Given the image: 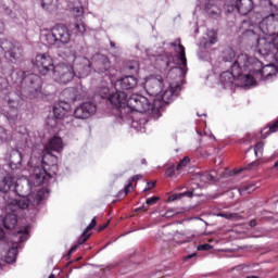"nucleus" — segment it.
Wrapping results in <instances>:
<instances>
[{
    "label": "nucleus",
    "instance_id": "e433bc0d",
    "mask_svg": "<svg viewBox=\"0 0 278 278\" xmlns=\"http://www.w3.org/2000/svg\"><path fill=\"white\" fill-rule=\"evenodd\" d=\"M65 94H70L71 101H79V99H81L79 90H77L76 88H70L65 90Z\"/></svg>",
    "mask_w": 278,
    "mask_h": 278
},
{
    "label": "nucleus",
    "instance_id": "09e8293b",
    "mask_svg": "<svg viewBox=\"0 0 278 278\" xmlns=\"http://www.w3.org/2000/svg\"><path fill=\"white\" fill-rule=\"evenodd\" d=\"M175 216V210L169 208L162 215L163 218H173Z\"/></svg>",
    "mask_w": 278,
    "mask_h": 278
},
{
    "label": "nucleus",
    "instance_id": "4d7b16f0",
    "mask_svg": "<svg viewBox=\"0 0 278 278\" xmlns=\"http://www.w3.org/2000/svg\"><path fill=\"white\" fill-rule=\"evenodd\" d=\"M277 127H278V119L270 126L269 130L275 131V129H277Z\"/></svg>",
    "mask_w": 278,
    "mask_h": 278
},
{
    "label": "nucleus",
    "instance_id": "a878e982",
    "mask_svg": "<svg viewBox=\"0 0 278 278\" xmlns=\"http://www.w3.org/2000/svg\"><path fill=\"white\" fill-rule=\"evenodd\" d=\"M235 7L242 16H247L253 10V0H236Z\"/></svg>",
    "mask_w": 278,
    "mask_h": 278
},
{
    "label": "nucleus",
    "instance_id": "4c0bfd02",
    "mask_svg": "<svg viewBox=\"0 0 278 278\" xmlns=\"http://www.w3.org/2000/svg\"><path fill=\"white\" fill-rule=\"evenodd\" d=\"M0 12L4 16H9L10 18H16V13H13L12 9H10V7H8L5 4H1Z\"/></svg>",
    "mask_w": 278,
    "mask_h": 278
},
{
    "label": "nucleus",
    "instance_id": "5fc2aeb1",
    "mask_svg": "<svg viewBox=\"0 0 278 278\" xmlns=\"http://www.w3.org/2000/svg\"><path fill=\"white\" fill-rule=\"evenodd\" d=\"M181 194H182V197H189V199L194 197V192L193 191H186V192H182Z\"/></svg>",
    "mask_w": 278,
    "mask_h": 278
},
{
    "label": "nucleus",
    "instance_id": "393cba45",
    "mask_svg": "<svg viewBox=\"0 0 278 278\" xmlns=\"http://www.w3.org/2000/svg\"><path fill=\"white\" fill-rule=\"evenodd\" d=\"M68 112H71V104L65 101H61L53 106L54 117L58 118L59 121H62V118H65Z\"/></svg>",
    "mask_w": 278,
    "mask_h": 278
},
{
    "label": "nucleus",
    "instance_id": "72a5a7b5",
    "mask_svg": "<svg viewBox=\"0 0 278 278\" xmlns=\"http://www.w3.org/2000/svg\"><path fill=\"white\" fill-rule=\"evenodd\" d=\"M25 75L24 71H14L11 73V79L14 84H21L23 86V81H25Z\"/></svg>",
    "mask_w": 278,
    "mask_h": 278
},
{
    "label": "nucleus",
    "instance_id": "39448f33",
    "mask_svg": "<svg viewBox=\"0 0 278 278\" xmlns=\"http://www.w3.org/2000/svg\"><path fill=\"white\" fill-rule=\"evenodd\" d=\"M63 150L64 141L59 136L52 137L43 148L41 164L42 166H51V168H53V175H56L55 172L58 170V164H55L58 162V156L53 155L51 151L62 153Z\"/></svg>",
    "mask_w": 278,
    "mask_h": 278
},
{
    "label": "nucleus",
    "instance_id": "3c124183",
    "mask_svg": "<svg viewBox=\"0 0 278 278\" xmlns=\"http://www.w3.org/2000/svg\"><path fill=\"white\" fill-rule=\"evenodd\" d=\"M166 177H173L175 175V165L168 167L165 172Z\"/></svg>",
    "mask_w": 278,
    "mask_h": 278
},
{
    "label": "nucleus",
    "instance_id": "69168bd1",
    "mask_svg": "<svg viewBox=\"0 0 278 278\" xmlns=\"http://www.w3.org/2000/svg\"><path fill=\"white\" fill-rule=\"evenodd\" d=\"M141 210H144V205H142L141 207L136 208L135 212H140Z\"/></svg>",
    "mask_w": 278,
    "mask_h": 278
},
{
    "label": "nucleus",
    "instance_id": "6ab92c4d",
    "mask_svg": "<svg viewBox=\"0 0 278 278\" xmlns=\"http://www.w3.org/2000/svg\"><path fill=\"white\" fill-rule=\"evenodd\" d=\"M71 13L76 18L74 23H71V29H74L76 34H85L86 24H84V21L81 20V16H84V7H81V4H76L75 7L71 8Z\"/></svg>",
    "mask_w": 278,
    "mask_h": 278
},
{
    "label": "nucleus",
    "instance_id": "0e129e2a",
    "mask_svg": "<svg viewBox=\"0 0 278 278\" xmlns=\"http://www.w3.org/2000/svg\"><path fill=\"white\" fill-rule=\"evenodd\" d=\"M254 186L253 185H250L245 188V190H253Z\"/></svg>",
    "mask_w": 278,
    "mask_h": 278
},
{
    "label": "nucleus",
    "instance_id": "ea45409f",
    "mask_svg": "<svg viewBox=\"0 0 278 278\" xmlns=\"http://www.w3.org/2000/svg\"><path fill=\"white\" fill-rule=\"evenodd\" d=\"M8 140H10V134L5 128L0 126V144L8 142Z\"/></svg>",
    "mask_w": 278,
    "mask_h": 278
},
{
    "label": "nucleus",
    "instance_id": "1a4fd4ad",
    "mask_svg": "<svg viewBox=\"0 0 278 278\" xmlns=\"http://www.w3.org/2000/svg\"><path fill=\"white\" fill-rule=\"evenodd\" d=\"M258 27L265 36H275L278 31V7L269 3V14L265 16Z\"/></svg>",
    "mask_w": 278,
    "mask_h": 278
},
{
    "label": "nucleus",
    "instance_id": "49530a36",
    "mask_svg": "<svg viewBox=\"0 0 278 278\" xmlns=\"http://www.w3.org/2000/svg\"><path fill=\"white\" fill-rule=\"evenodd\" d=\"M127 71H134L136 73V71H138V62L132 61L130 62L127 66H126Z\"/></svg>",
    "mask_w": 278,
    "mask_h": 278
},
{
    "label": "nucleus",
    "instance_id": "423d86ee",
    "mask_svg": "<svg viewBox=\"0 0 278 278\" xmlns=\"http://www.w3.org/2000/svg\"><path fill=\"white\" fill-rule=\"evenodd\" d=\"M45 199V191L36 190L29 195H22L18 199H11L7 201L5 212H16L17 210H27L29 205L36 207L40 201Z\"/></svg>",
    "mask_w": 278,
    "mask_h": 278
},
{
    "label": "nucleus",
    "instance_id": "774afa93",
    "mask_svg": "<svg viewBox=\"0 0 278 278\" xmlns=\"http://www.w3.org/2000/svg\"><path fill=\"white\" fill-rule=\"evenodd\" d=\"M278 167V161L274 164V168Z\"/></svg>",
    "mask_w": 278,
    "mask_h": 278
},
{
    "label": "nucleus",
    "instance_id": "7c9ffc66",
    "mask_svg": "<svg viewBox=\"0 0 278 278\" xmlns=\"http://www.w3.org/2000/svg\"><path fill=\"white\" fill-rule=\"evenodd\" d=\"M192 180L200 181V184H210L211 181H216V178L210 173H198L193 175Z\"/></svg>",
    "mask_w": 278,
    "mask_h": 278
},
{
    "label": "nucleus",
    "instance_id": "f704fd0d",
    "mask_svg": "<svg viewBox=\"0 0 278 278\" xmlns=\"http://www.w3.org/2000/svg\"><path fill=\"white\" fill-rule=\"evenodd\" d=\"M140 179H142V175H135L129 179L128 184L124 188L125 197H127L129 192H134V181H138Z\"/></svg>",
    "mask_w": 278,
    "mask_h": 278
},
{
    "label": "nucleus",
    "instance_id": "4468645a",
    "mask_svg": "<svg viewBox=\"0 0 278 278\" xmlns=\"http://www.w3.org/2000/svg\"><path fill=\"white\" fill-rule=\"evenodd\" d=\"M34 66L37 68L40 75H52L53 71H55L53 58H51L49 53L37 54L35 58Z\"/></svg>",
    "mask_w": 278,
    "mask_h": 278
},
{
    "label": "nucleus",
    "instance_id": "338daca9",
    "mask_svg": "<svg viewBox=\"0 0 278 278\" xmlns=\"http://www.w3.org/2000/svg\"><path fill=\"white\" fill-rule=\"evenodd\" d=\"M149 190H151V187H150V186H148V187L143 190V192H149Z\"/></svg>",
    "mask_w": 278,
    "mask_h": 278
},
{
    "label": "nucleus",
    "instance_id": "412c9836",
    "mask_svg": "<svg viewBox=\"0 0 278 278\" xmlns=\"http://www.w3.org/2000/svg\"><path fill=\"white\" fill-rule=\"evenodd\" d=\"M0 240H3L5 238V231H3V227L4 229H14L18 223V218L16 217V214L12 212L8 213L4 218L0 217ZM1 225H3V227Z\"/></svg>",
    "mask_w": 278,
    "mask_h": 278
},
{
    "label": "nucleus",
    "instance_id": "20e7f679",
    "mask_svg": "<svg viewBox=\"0 0 278 278\" xmlns=\"http://www.w3.org/2000/svg\"><path fill=\"white\" fill-rule=\"evenodd\" d=\"M250 62V64H255V66H262V64L257 61V58L255 56H248L247 54H239L231 65V72L226 71L220 74L219 81L223 86V88H232L233 81L240 77V68H243L244 72L249 68V65L247 64Z\"/></svg>",
    "mask_w": 278,
    "mask_h": 278
},
{
    "label": "nucleus",
    "instance_id": "58836bf2",
    "mask_svg": "<svg viewBox=\"0 0 278 278\" xmlns=\"http://www.w3.org/2000/svg\"><path fill=\"white\" fill-rule=\"evenodd\" d=\"M241 28L247 33V34H255L253 30V23L251 20H244L242 22Z\"/></svg>",
    "mask_w": 278,
    "mask_h": 278
},
{
    "label": "nucleus",
    "instance_id": "7ed1b4c3",
    "mask_svg": "<svg viewBox=\"0 0 278 278\" xmlns=\"http://www.w3.org/2000/svg\"><path fill=\"white\" fill-rule=\"evenodd\" d=\"M80 64H83V68L79 71V75H89L90 68L98 73V75H104L110 79H114L118 74V71L112 66V61L105 54H94L91 61L84 56L80 59Z\"/></svg>",
    "mask_w": 278,
    "mask_h": 278
},
{
    "label": "nucleus",
    "instance_id": "dca6fc26",
    "mask_svg": "<svg viewBox=\"0 0 278 278\" xmlns=\"http://www.w3.org/2000/svg\"><path fill=\"white\" fill-rule=\"evenodd\" d=\"M143 88L150 97H157L164 88V78L160 75L150 76L146 79Z\"/></svg>",
    "mask_w": 278,
    "mask_h": 278
},
{
    "label": "nucleus",
    "instance_id": "2eb2a0df",
    "mask_svg": "<svg viewBox=\"0 0 278 278\" xmlns=\"http://www.w3.org/2000/svg\"><path fill=\"white\" fill-rule=\"evenodd\" d=\"M53 174L47 170V167L43 165L35 166L33 169V174L29 177L28 186H42V184H47Z\"/></svg>",
    "mask_w": 278,
    "mask_h": 278
},
{
    "label": "nucleus",
    "instance_id": "de8ad7c7",
    "mask_svg": "<svg viewBox=\"0 0 278 278\" xmlns=\"http://www.w3.org/2000/svg\"><path fill=\"white\" fill-rule=\"evenodd\" d=\"M96 226H97V217H93L91 223L85 229V231H87V233H88V231L94 229Z\"/></svg>",
    "mask_w": 278,
    "mask_h": 278
},
{
    "label": "nucleus",
    "instance_id": "a211bd4d",
    "mask_svg": "<svg viewBox=\"0 0 278 278\" xmlns=\"http://www.w3.org/2000/svg\"><path fill=\"white\" fill-rule=\"evenodd\" d=\"M2 49L5 53V58H8L13 64L23 58V48L18 43L4 41L2 43Z\"/></svg>",
    "mask_w": 278,
    "mask_h": 278
},
{
    "label": "nucleus",
    "instance_id": "b1692460",
    "mask_svg": "<svg viewBox=\"0 0 278 278\" xmlns=\"http://www.w3.org/2000/svg\"><path fill=\"white\" fill-rule=\"evenodd\" d=\"M14 188H16V180L14 179V176H12V174L3 176L0 180V192L8 194V192L12 189L14 190Z\"/></svg>",
    "mask_w": 278,
    "mask_h": 278
},
{
    "label": "nucleus",
    "instance_id": "c9c22d12",
    "mask_svg": "<svg viewBox=\"0 0 278 278\" xmlns=\"http://www.w3.org/2000/svg\"><path fill=\"white\" fill-rule=\"evenodd\" d=\"M205 12L211 18H216V16H218V7L213 5L212 2H207L205 4Z\"/></svg>",
    "mask_w": 278,
    "mask_h": 278
},
{
    "label": "nucleus",
    "instance_id": "aec40b11",
    "mask_svg": "<svg viewBox=\"0 0 278 278\" xmlns=\"http://www.w3.org/2000/svg\"><path fill=\"white\" fill-rule=\"evenodd\" d=\"M94 114H97V104L93 102L81 103L74 111L75 118L80 121H86V118H90V116H94Z\"/></svg>",
    "mask_w": 278,
    "mask_h": 278
},
{
    "label": "nucleus",
    "instance_id": "9b49d317",
    "mask_svg": "<svg viewBox=\"0 0 278 278\" xmlns=\"http://www.w3.org/2000/svg\"><path fill=\"white\" fill-rule=\"evenodd\" d=\"M23 93L28 99H36L42 92V78L38 74H28L25 76L22 85Z\"/></svg>",
    "mask_w": 278,
    "mask_h": 278
},
{
    "label": "nucleus",
    "instance_id": "13d9d810",
    "mask_svg": "<svg viewBox=\"0 0 278 278\" xmlns=\"http://www.w3.org/2000/svg\"><path fill=\"white\" fill-rule=\"evenodd\" d=\"M77 247H78L77 244L74 245V247H72V248L70 249L67 255H71V253H75V252L77 251Z\"/></svg>",
    "mask_w": 278,
    "mask_h": 278
},
{
    "label": "nucleus",
    "instance_id": "f8f14e48",
    "mask_svg": "<svg viewBox=\"0 0 278 278\" xmlns=\"http://www.w3.org/2000/svg\"><path fill=\"white\" fill-rule=\"evenodd\" d=\"M52 77L59 84H70L75 77V68H73V65L60 63L55 65Z\"/></svg>",
    "mask_w": 278,
    "mask_h": 278
},
{
    "label": "nucleus",
    "instance_id": "6e6552de",
    "mask_svg": "<svg viewBox=\"0 0 278 278\" xmlns=\"http://www.w3.org/2000/svg\"><path fill=\"white\" fill-rule=\"evenodd\" d=\"M8 108L5 111V117L10 123H17L21 121V113L18 108H21V97L16 93H10L5 100H0V110Z\"/></svg>",
    "mask_w": 278,
    "mask_h": 278
},
{
    "label": "nucleus",
    "instance_id": "a18cd8bd",
    "mask_svg": "<svg viewBox=\"0 0 278 278\" xmlns=\"http://www.w3.org/2000/svg\"><path fill=\"white\" fill-rule=\"evenodd\" d=\"M262 151H264V142L261 141V142H257L254 148V153H255L256 157H257L258 153H262Z\"/></svg>",
    "mask_w": 278,
    "mask_h": 278
},
{
    "label": "nucleus",
    "instance_id": "864d4df0",
    "mask_svg": "<svg viewBox=\"0 0 278 278\" xmlns=\"http://www.w3.org/2000/svg\"><path fill=\"white\" fill-rule=\"evenodd\" d=\"M218 216H220L222 218H227V220H230V218L233 217V214L219 213Z\"/></svg>",
    "mask_w": 278,
    "mask_h": 278
},
{
    "label": "nucleus",
    "instance_id": "2f4dec72",
    "mask_svg": "<svg viewBox=\"0 0 278 278\" xmlns=\"http://www.w3.org/2000/svg\"><path fill=\"white\" fill-rule=\"evenodd\" d=\"M208 40L201 41L200 45L203 47V49H207L212 47V45H216L218 42V35L215 33V30H208L206 34Z\"/></svg>",
    "mask_w": 278,
    "mask_h": 278
},
{
    "label": "nucleus",
    "instance_id": "603ef678",
    "mask_svg": "<svg viewBox=\"0 0 278 278\" xmlns=\"http://www.w3.org/2000/svg\"><path fill=\"white\" fill-rule=\"evenodd\" d=\"M212 249V245L210 243L198 245V251H210Z\"/></svg>",
    "mask_w": 278,
    "mask_h": 278
},
{
    "label": "nucleus",
    "instance_id": "5701e85b",
    "mask_svg": "<svg viewBox=\"0 0 278 278\" xmlns=\"http://www.w3.org/2000/svg\"><path fill=\"white\" fill-rule=\"evenodd\" d=\"M109 101L114 105L115 108H122V110H125L127 108V93L123 90H116L115 93H112L109 97Z\"/></svg>",
    "mask_w": 278,
    "mask_h": 278
},
{
    "label": "nucleus",
    "instance_id": "052dcab7",
    "mask_svg": "<svg viewBox=\"0 0 278 278\" xmlns=\"http://www.w3.org/2000/svg\"><path fill=\"white\" fill-rule=\"evenodd\" d=\"M250 227H257V222L255 219H252L250 222Z\"/></svg>",
    "mask_w": 278,
    "mask_h": 278
},
{
    "label": "nucleus",
    "instance_id": "8fccbe9b",
    "mask_svg": "<svg viewBox=\"0 0 278 278\" xmlns=\"http://www.w3.org/2000/svg\"><path fill=\"white\" fill-rule=\"evenodd\" d=\"M160 199V197H152V198H148L146 200V203L148 205H155V203H157V200Z\"/></svg>",
    "mask_w": 278,
    "mask_h": 278
},
{
    "label": "nucleus",
    "instance_id": "9d476101",
    "mask_svg": "<svg viewBox=\"0 0 278 278\" xmlns=\"http://www.w3.org/2000/svg\"><path fill=\"white\" fill-rule=\"evenodd\" d=\"M256 61L261 66L255 65V63L248 62V68L245 72L255 75V78L258 79V81H268L277 75V68L274 64L264 65L260 60L256 59Z\"/></svg>",
    "mask_w": 278,
    "mask_h": 278
},
{
    "label": "nucleus",
    "instance_id": "bf43d9fd",
    "mask_svg": "<svg viewBox=\"0 0 278 278\" xmlns=\"http://www.w3.org/2000/svg\"><path fill=\"white\" fill-rule=\"evenodd\" d=\"M274 45H275L276 51L278 53V35L274 38Z\"/></svg>",
    "mask_w": 278,
    "mask_h": 278
},
{
    "label": "nucleus",
    "instance_id": "680f3d73",
    "mask_svg": "<svg viewBox=\"0 0 278 278\" xmlns=\"http://www.w3.org/2000/svg\"><path fill=\"white\" fill-rule=\"evenodd\" d=\"M108 228V224L103 225V226H99L98 227V231H103V229Z\"/></svg>",
    "mask_w": 278,
    "mask_h": 278
},
{
    "label": "nucleus",
    "instance_id": "4be33fe9",
    "mask_svg": "<svg viewBox=\"0 0 278 278\" xmlns=\"http://www.w3.org/2000/svg\"><path fill=\"white\" fill-rule=\"evenodd\" d=\"M138 86V79L131 75L115 81V90H134Z\"/></svg>",
    "mask_w": 278,
    "mask_h": 278
},
{
    "label": "nucleus",
    "instance_id": "0eeeda50",
    "mask_svg": "<svg viewBox=\"0 0 278 278\" xmlns=\"http://www.w3.org/2000/svg\"><path fill=\"white\" fill-rule=\"evenodd\" d=\"M47 45L60 47L71 42V29L63 24H56L51 30L42 36Z\"/></svg>",
    "mask_w": 278,
    "mask_h": 278
},
{
    "label": "nucleus",
    "instance_id": "a19ab883",
    "mask_svg": "<svg viewBox=\"0 0 278 278\" xmlns=\"http://www.w3.org/2000/svg\"><path fill=\"white\" fill-rule=\"evenodd\" d=\"M190 164V157L185 156L177 165L176 170H181L182 168H186Z\"/></svg>",
    "mask_w": 278,
    "mask_h": 278
},
{
    "label": "nucleus",
    "instance_id": "6e6d98bb",
    "mask_svg": "<svg viewBox=\"0 0 278 278\" xmlns=\"http://www.w3.org/2000/svg\"><path fill=\"white\" fill-rule=\"evenodd\" d=\"M5 31V24L3 21L0 20V34H3Z\"/></svg>",
    "mask_w": 278,
    "mask_h": 278
},
{
    "label": "nucleus",
    "instance_id": "c03bdc74",
    "mask_svg": "<svg viewBox=\"0 0 278 278\" xmlns=\"http://www.w3.org/2000/svg\"><path fill=\"white\" fill-rule=\"evenodd\" d=\"M88 238H90V233L88 235V231L85 230L78 239V244H84V242L88 241Z\"/></svg>",
    "mask_w": 278,
    "mask_h": 278
},
{
    "label": "nucleus",
    "instance_id": "473e14b6",
    "mask_svg": "<svg viewBox=\"0 0 278 278\" xmlns=\"http://www.w3.org/2000/svg\"><path fill=\"white\" fill-rule=\"evenodd\" d=\"M222 60L223 62H229L230 64H233L236 62V51L229 47L225 48L222 51Z\"/></svg>",
    "mask_w": 278,
    "mask_h": 278
},
{
    "label": "nucleus",
    "instance_id": "bb28decb",
    "mask_svg": "<svg viewBox=\"0 0 278 278\" xmlns=\"http://www.w3.org/2000/svg\"><path fill=\"white\" fill-rule=\"evenodd\" d=\"M16 93L15 91H12V88L10 87V83L5 77L0 76V101H5L10 94Z\"/></svg>",
    "mask_w": 278,
    "mask_h": 278
},
{
    "label": "nucleus",
    "instance_id": "e2e57ef3",
    "mask_svg": "<svg viewBox=\"0 0 278 278\" xmlns=\"http://www.w3.org/2000/svg\"><path fill=\"white\" fill-rule=\"evenodd\" d=\"M148 186H149L150 188H155V181L148 182Z\"/></svg>",
    "mask_w": 278,
    "mask_h": 278
},
{
    "label": "nucleus",
    "instance_id": "f3484780",
    "mask_svg": "<svg viewBox=\"0 0 278 278\" xmlns=\"http://www.w3.org/2000/svg\"><path fill=\"white\" fill-rule=\"evenodd\" d=\"M257 52L261 55H277V47L275 46V39L270 37H262L257 39L256 43Z\"/></svg>",
    "mask_w": 278,
    "mask_h": 278
},
{
    "label": "nucleus",
    "instance_id": "79ce46f5",
    "mask_svg": "<svg viewBox=\"0 0 278 278\" xmlns=\"http://www.w3.org/2000/svg\"><path fill=\"white\" fill-rule=\"evenodd\" d=\"M260 166V162L253 161L252 163L248 164L244 168L239 169L238 173H242V170H253V168H257Z\"/></svg>",
    "mask_w": 278,
    "mask_h": 278
},
{
    "label": "nucleus",
    "instance_id": "f03ea898",
    "mask_svg": "<svg viewBox=\"0 0 278 278\" xmlns=\"http://www.w3.org/2000/svg\"><path fill=\"white\" fill-rule=\"evenodd\" d=\"M162 102L160 100H149L147 97L138 93H132L127 100V106L124 112H139L151 118H160L162 116Z\"/></svg>",
    "mask_w": 278,
    "mask_h": 278
},
{
    "label": "nucleus",
    "instance_id": "cd10ccee",
    "mask_svg": "<svg viewBox=\"0 0 278 278\" xmlns=\"http://www.w3.org/2000/svg\"><path fill=\"white\" fill-rule=\"evenodd\" d=\"M23 162V153L18 150H14L11 152L9 166L12 170H17L21 168V164Z\"/></svg>",
    "mask_w": 278,
    "mask_h": 278
},
{
    "label": "nucleus",
    "instance_id": "c85d7f7f",
    "mask_svg": "<svg viewBox=\"0 0 278 278\" xmlns=\"http://www.w3.org/2000/svg\"><path fill=\"white\" fill-rule=\"evenodd\" d=\"M41 8L52 14V12H58L60 5L59 0H40Z\"/></svg>",
    "mask_w": 278,
    "mask_h": 278
},
{
    "label": "nucleus",
    "instance_id": "f257e3e1",
    "mask_svg": "<svg viewBox=\"0 0 278 278\" xmlns=\"http://www.w3.org/2000/svg\"><path fill=\"white\" fill-rule=\"evenodd\" d=\"M170 46L176 47L175 51L179 66L173 67L167 74L168 88L162 93V101L164 103H170L173 99L179 97V92H181L179 81L188 73V59H186V48L181 45V39H176Z\"/></svg>",
    "mask_w": 278,
    "mask_h": 278
},
{
    "label": "nucleus",
    "instance_id": "c756f323",
    "mask_svg": "<svg viewBox=\"0 0 278 278\" xmlns=\"http://www.w3.org/2000/svg\"><path fill=\"white\" fill-rule=\"evenodd\" d=\"M243 71L244 68H240V76L238 77V80L242 81L243 86H254L256 81H260L254 74H252L253 76L251 74L243 75Z\"/></svg>",
    "mask_w": 278,
    "mask_h": 278
},
{
    "label": "nucleus",
    "instance_id": "ddd939ff",
    "mask_svg": "<svg viewBox=\"0 0 278 278\" xmlns=\"http://www.w3.org/2000/svg\"><path fill=\"white\" fill-rule=\"evenodd\" d=\"M29 238V230L27 228H24L23 230H18L13 236V243L12 248L8 251L5 256V262L8 264H13V262H16V257L18 255V242H25Z\"/></svg>",
    "mask_w": 278,
    "mask_h": 278
},
{
    "label": "nucleus",
    "instance_id": "37998d69",
    "mask_svg": "<svg viewBox=\"0 0 278 278\" xmlns=\"http://www.w3.org/2000/svg\"><path fill=\"white\" fill-rule=\"evenodd\" d=\"M179 199H184V194L182 193H175L168 197L167 201L169 203H173V201H179Z\"/></svg>",
    "mask_w": 278,
    "mask_h": 278
}]
</instances>
